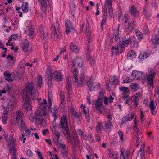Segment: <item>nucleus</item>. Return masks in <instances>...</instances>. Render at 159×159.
<instances>
[{
  "label": "nucleus",
  "instance_id": "17",
  "mask_svg": "<svg viewBox=\"0 0 159 159\" xmlns=\"http://www.w3.org/2000/svg\"><path fill=\"white\" fill-rule=\"evenodd\" d=\"M24 117V114L21 111L19 110L16 111V122L18 120H23Z\"/></svg>",
  "mask_w": 159,
  "mask_h": 159
},
{
  "label": "nucleus",
  "instance_id": "2",
  "mask_svg": "<svg viewBox=\"0 0 159 159\" xmlns=\"http://www.w3.org/2000/svg\"><path fill=\"white\" fill-rule=\"evenodd\" d=\"M25 85V88L23 90V107L27 111H30L31 109V107L29 105L30 98L28 94V92L32 96V99L33 100L35 99V97L38 96V93L37 91H33L34 87L32 83H26Z\"/></svg>",
  "mask_w": 159,
  "mask_h": 159
},
{
  "label": "nucleus",
  "instance_id": "35",
  "mask_svg": "<svg viewBox=\"0 0 159 159\" xmlns=\"http://www.w3.org/2000/svg\"><path fill=\"white\" fill-rule=\"evenodd\" d=\"M103 124H104L105 128L107 129H110L113 126L112 123L111 122L105 121L103 123Z\"/></svg>",
  "mask_w": 159,
  "mask_h": 159
},
{
  "label": "nucleus",
  "instance_id": "48",
  "mask_svg": "<svg viewBox=\"0 0 159 159\" xmlns=\"http://www.w3.org/2000/svg\"><path fill=\"white\" fill-rule=\"evenodd\" d=\"M58 147L60 148H61V150H64L65 149H68L66 147L64 144H62L61 143H59V144L58 145Z\"/></svg>",
  "mask_w": 159,
  "mask_h": 159
},
{
  "label": "nucleus",
  "instance_id": "50",
  "mask_svg": "<svg viewBox=\"0 0 159 159\" xmlns=\"http://www.w3.org/2000/svg\"><path fill=\"white\" fill-rule=\"evenodd\" d=\"M144 145L143 144H142L140 148V151L142 152V154H141V157H143V156L144 155Z\"/></svg>",
  "mask_w": 159,
  "mask_h": 159
},
{
  "label": "nucleus",
  "instance_id": "22",
  "mask_svg": "<svg viewBox=\"0 0 159 159\" xmlns=\"http://www.w3.org/2000/svg\"><path fill=\"white\" fill-rule=\"evenodd\" d=\"M131 13L132 15L134 16H137L139 15V11L137 10L136 7L134 6H132L131 8Z\"/></svg>",
  "mask_w": 159,
  "mask_h": 159
},
{
  "label": "nucleus",
  "instance_id": "42",
  "mask_svg": "<svg viewBox=\"0 0 159 159\" xmlns=\"http://www.w3.org/2000/svg\"><path fill=\"white\" fill-rule=\"evenodd\" d=\"M150 110H152L155 109L156 108V106H154V103L153 100H152L150 101L149 104Z\"/></svg>",
  "mask_w": 159,
  "mask_h": 159
},
{
  "label": "nucleus",
  "instance_id": "14",
  "mask_svg": "<svg viewBox=\"0 0 159 159\" xmlns=\"http://www.w3.org/2000/svg\"><path fill=\"white\" fill-rule=\"evenodd\" d=\"M86 77H85L84 74L82 73L80 76V79L77 82V86L79 87H82L86 81Z\"/></svg>",
  "mask_w": 159,
  "mask_h": 159
},
{
  "label": "nucleus",
  "instance_id": "55",
  "mask_svg": "<svg viewBox=\"0 0 159 159\" xmlns=\"http://www.w3.org/2000/svg\"><path fill=\"white\" fill-rule=\"evenodd\" d=\"M101 123H99L98 125L96 127V129L98 132H100L101 130Z\"/></svg>",
  "mask_w": 159,
  "mask_h": 159
},
{
  "label": "nucleus",
  "instance_id": "56",
  "mask_svg": "<svg viewBox=\"0 0 159 159\" xmlns=\"http://www.w3.org/2000/svg\"><path fill=\"white\" fill-rule=\"evenodd\" d=\"M73 75H78V69L77 68H75L73 70H72Z\"/></svg>",
  "mask_w": 159,
  "mask_h": 159
},
{
  "label": "nucleus",
  "instance_id": "32",
  "mask_svg": "<svg viewBox=\"0 0 159 159\" xmlns=\"http://www.w3.org/2000/svg\"><path fill=\"white\" fill-rule=\"evenodd\" d=\"M140 133L139 132V131H138L137 132V134L135 135V137L137 139V140H136L137 145H136V146H137V147H138L140 144V138L139 136L140 135Z\"/></svg>",
  "mask_w": 159,
  "mask_h": 159
},
{
  "label": "nucleus",
  "instance_id": "64",
  "mask_svg": "<svg viewBox=\"0 0 159 159\" xmlns=\"http://www.w3.org/2000/svg\"><path fill=\"white\" fill-rule=\"evenodd\" d=\"M73 81L75 83H77V82L78 81V75H73Z\"/></svg>",
  "mask_w": 159,
  "mask_h": 159
},
{
  "label": "nucleus",
  "instance_id": "44",
  "mask_svg": "<svg viewBox=\"0 0 159 159\" xmlns=\"http://www.w3.org/2000/svg\"><path fill=\"white\" fill-rule=\"evenodd\" d=\"M139 98H138L134 96L132 97V100L135 103V105L136 107H137L138 103L139 101Z\"/></svg>",
  "mask_w": 159,
  "mask_h": 159
},
{
  "label": "nucleus",
  "instance_id": "57",
  "mask_svg": "<svg viewBox=\"0 0 159 159\" xmlns=\"http://www.w3.org/2000/svg\"><path fill=\"white\" fill-rule=\"evenodd\" d=\"M89 60L91 64H93L95 62V58L94 57L91 56L90 57Z\"/></svg>",
  "mask_w": 159,
  "mask_h": 159
},
{
  "label": "nucleus",
  "instance_id": "54",
  "mask_svg": "<svg viewBox=\"0 0 159 159\" xmlns=\"http://www.w3.org/2000/svg\"><path fill=\"white\" fill-rule=\"evenodd\" d=\"M132 81V79L130 77H127L123 81V83H130Z\"/></svg>",
  "mask_w": 159,
  "mask_h": 159
},
{
  "label": "nucleus",
  "instance_id": "4",
  "mask_svg": "<svg viewBox=\"0 0 159 159\" xmlns=\"http://www.w3.org/2000/svg\"><path fill=\"white\" fill-rule=\"evenodd\" d=\"M56 21V23L53 25L51 28V38L55 40H57V39H60L61 35V30L59 28L60 24Z\"/></svg>",
  "mask_w": 159,
  "mask_h": 159
},
{
  "label": "nucleus",
  "instance_id": "30",
  "mask_svg": "<svg viewBox=\"0 0 159 159\" xmlns=\"http://www.w3.org/2000/svg\"><path fill=\"white\" fill-rule=\"evenodd\" d=\"M152 42L155 44H159V35H154L152 39Z\"/></svg>",
  "mask_w": 159,
  "mask_h": 159
},
{
  "label": "nucleus",
  "instance_id": "16",
  "mask_svg": "<svg viewBox=\"0 0 159 159\" xmlns=\"http://www.w3.org/2000/svg\"><path fill=\"white\" fill-rule=\"evenodd\" d=\"M103 17L101 21V28L102 30H103V25H105L106 22V20L108 17L107 11H102Z\"/></svg>",
  "mask_w": 159,
  "mask_h": 159
},
{
  "label": "nucleus",
  "instance_id": "3",
  "mask_svg": "<svg viewBox=\"0 0 159 159\" xmlns=\"http://www.w3.org/2000/svg\"><path fill=\"white\" fill-rule=\"evenodd\" d=\"M48 112L49 111L47 109L46 106L43 107V108H38L35 111L34 114L36 121H39L42 126L44 124H46L43 116H48Z\"/></svg>",
  "mask_w": 159,
  "mask_h": 159
},
{
  "label": "nucleus",
  "instance_id": "61",
  "mask_svg": "<svg viewBox=\"0 0 159 159\" xmlns=\"http://www.w3.org/2000/svg\"><path fill=\"white\" fill-rule=\"evenodd\" d=\"M26 154L29 157L32 156L33 155V153L30 150H29L27 151Z\"/></svg>",
  "mask_w": 159,
  "mask_h": 159
},
{
  "label": "nucleus",
  "instance_id": "20",
  "mask_svg": "<svg viewBox=\"0 0 159 159\" xmlns=\"http://www.w3.org/2000/svg\"><path fill=\"white\" fill-rule=\"evenodd\" d=\"M70 48L73 52L76 53H78L80 50V49L77 47V46L74 43L70 44Z\"/></svg>",
  "mask_w": 159,
  "mask_h": 159
},
{
  "label": "nucleus",
  "instance_id": "21",
  "mask_svg": "<svg viewBox=\"0 0 159 159\" xmlns=\"http://www.w3.org/2000/svg\"><path fill=\"white\" fill-rule=\"evenodd\" d=\"M102 100L97 99L95 101V106L96 109L98 110L101 113H102V111L100 109V107L102 106Z\"/></svg>",
  "mask_w": 159,
  "mask_h": 159
},
{
  "label": "nucleus",
  "instance_id": "62",
  "mask_svg": "<svg viewBox=\"0 0 159 159\" xmlns=\"http://www.w3.org/2000/svg\"><path fill=\"white\" fill-rule=\"evenodd\" d=\"M5 89L9 93L12 92V89L8 85H7L5 87Z\"/></svg>",
  "mask_w": 159,
  "mask_h": 159
},
{
  "label": "nucleus",
  "instance_id": "49",
  "mask_svg": "<svg viewBox=\"0 0 159 159\" xmlns=\"http://www.w3.org/2000/svg\"><path fill=\"white\" fill-rule=\"evenodd\" d=\"M60 94L61 103V104H63V102L65 99L64 95L62 92H61L60 93Z\"/></svg>",
  "mask_w": 159,
  "mask_h": 159
},
{
  "label": "nucleus",
  "instance_id": "33",
  "mask_svg": "<svg viewBox=\"0 0 159 159\" xmlns=\"http://www.w3.org/2000/svg\"><path fill=\"white\" fill-rule=\"evenodd\" d=\"M127 58L129 59H132L135 57L134 52L132 50L128 52L127 55Z\"/></svg>",
  "mask_w": 159,
  "mask_h": 159
},
{
  "label": "nucleus",
  "instance_id": "36",
  "mask_svg": "<svg viewBox=\"0 0 159 159\" xmlns=\"http://www.w3.org/2000/svg\"><path fill=\"white\" fill-rule=\"evenodd\" d=\"M10 151L11 152L10 154H11L12 156V159H16V149H14V148H10Z\"/></svg>",
  "mask_w": 159,
  "mask_h": 159
},
{
  "label": "nucleus",
  "instance_id": "6",
  "mask_svg": "<svg viewBox=\"0 0 159 159\" xmlns=\"http://www.w3.org/2000/svg\"><path fill=\"white\" fill-rule=\"evenodd\" d=\"M88 90L91 92L93 90H97L100 87L99 83L93 82L92 80L89 79L86 81Z\"/></svg>",
  "mask_w": 159,
  "mask_h": 159
},
{
  "label": "nucleus",
  "instance_id": "53",
  "mask_svg": "<svg viewBox=\"0 0 159 159\" xmlns=\"http://www.w3.org/2000/svg\"><path fill=\"white\" fill-rule=\"evenodd\" d=\"M137 85L138 84L137 83H132L130 84V87L132 89H135L137 88Z\"/></svg>",
  "mask_w": 159,
  "mask_h": 159
},
{
  "label": "nucleus",
  "instance_id": "41",
  "mask_svg": "<svg viewBox=\"0 0 159 159\" xmlns=\"http://www.w3.org/2000/svg\"><path fill=\"white\" fill-rule=\"evenodd\" d=\"M104 95V93L103 91H100L99 92V94L98 95L97 99L102 100V98Z\"/></svg>",
  "mask_w": 159,
  "mask_h": 159
},
{
  "label": "nucleus",
  "instance_id": "26",
  "mask_svg": "<svg viewBox=\"0 0 159 159\" xmlns=\"http://www.w3.org/2000/svg\"><path fill=\"white\" fill-rule=\"evenodd\" d=\"M35 30L34 28H30L29 29L26 31V34L30 37L31 39L33 38V35L34 34Z\"/></svg>",
  "mask_w": 159,
  "mask_h": 159
},
{
  "label": "nucleus",
  "instance_id": "40",
  "mask_svg": "<svg viewBox=\"0 0 159 159\" xmlns=\"http://www.w3.org/2000/svg\"><path fill=\"white\" fill-rule=\"evenodd\" d=\"M119 28L116 30L115 33V39L116 41H117L118 40V39H119Z\"/></svg>",
  "mask_w": 159,
  "mask_h": 159
},
{
  "label": "nucleus",
  "instance_id": "43",
  "mask_svg": "<svg viewBox=\"0 0 159 159\" xmlns=\"http://www.w3.org/2000/svg\"><path fill=\"white\" fill-rule=\"evenodd\" d=\"M136 35L139 39H142L143 38V34L139 31H137L136 33Z\"/></svg>",
  "mask_w": 159,
  "mask_h": 159
},
{
  "label": "nucleus",
  "instance_id": "7",
  "mask_svg": "<svg viewBox=\"0 0 159 159\" xmlns=\"http://www.w3.org/2000/svg\"><path fill=\"white\" fill-rule=\"evenodd\" d=\"M50 78L49 80L50 81L52 79H54L56 80L59 81H61L63 80L62 75L61 73L57 71L51 72L50 71Z\"/></svg>",
  "mask_w": 159,
  "mask_h": 159
},
{
  "label": "nucleus",
  "instance_id": "28",
  "mask_svg": "<svg viewBox=\"0 0 159 159\" xmlns=\"http://www.w3.org/2000/svg\"><path fill=\"white\" fill-rule=\"evenodd\" d=\"M39 35L42 41H46V37L45 36L44 33L43 32V30L41 29L39 31Z\"/></svg>",
  "mask_w": 159,
  "mask_h": 159
},
{
  "label": "nucleus",
  "instance_id": "25",
  "mask_svg": "<svg viewBox=\"0 0 159 159\" xmlns=\"http://www.w3.org/2000/svg\"><path fill=\"white\" fill-rule=\"evenodd\" d=\"M129 42L130 43L131 46L133 48H134V47L136 48L138 45L135 39L134 38V37H133L131 38H129Z\"/></svg>",
  "mask_w": 159,
  "mask_h": 159
},
{
  "label": "nucleus",
  "instance_id": "1",
  "mask_svg": "<svg viewBox=\"0 0 159 159\" xmlns=\"http://www.w3.org/2000/svg\"><path fill=\"white\" fill-rule=\"evenodd\" d=\"M58 127L59 129H61L63 131L64 135L67 139L68 143L72 145L74 147L76 146L79 142L78 137L76 134L73 135V136L71 135L67 117L65 115L62 116Z\"/></svg>",
  "mask_w": 159,
  "mask_h": 159
},
{
  "label": "nucleus",
  "instance_id": "52",
  "mask_svg": "<svg viewBox=\"0 0 159 159\" xmlns=\"http://www.w3.org/2000/svg\"><path fill=\"white\" fill-rule=\"evenodd\" d=\"M123 99L125 100V103L126 104H128L129 101V96H125L123 97Z\"/></svg>",
  "mask_w": 159,
  "mask_h": 159
},
{
  "label": "nucleus",
  "instance_id": "45",
  "mask_svg": "<svg viewBox=\"0 0 159 159\" xmlns=\"http://www.w3.org/2000/svg\"><path fill=\"white\" fill-rule=\"evenodd\" d=\"M85 34L87 36H90V29L89 26L86 25V28L85 29Z\"/></svg>",
  "mask_w": 159,
  "mask_h": 159
},
{
  "label": "nucleus",
  "instance_id": "39",
  "mask_svg": "<svg viewBox=\"0 0 159 159\" xmlns=\"http://www.w3.org/2000/svg\"><path fill=\"white\" fill-rule=\"evenodd\" d=\"M68 149H65L64 150H61V155L63 157H66L67 156Z\"/></svg>",
  "mask_w": 159,
  "mask_h": 159
},
{
  "label": "nucleus",
  "instance_id": "23",
  "mask_svg": "<svg viewBox=\"0 0 159 159\" xmlns=\"http://www.w3.org/2000/svg\"><path fill=\"white\" fill-rule=\"evenodd\" d=\"M149 54L146 52H144L141 53L138 57L140 61H142L147 58Z\"/></svg>",
  "mask_w": 159,
  "mask_h": 159
},
{
  "label": "nucleus",
  "instance_id": "58",
  "mask_svg": "<svg viewBox=\"0 0 159 159\" xmlns=\"http://www.w3.org/2000/svg\"><path fill=\"white\" fill-rule=\"evenodd\" d=\"M80 60L79 58H75V59H74L73 60L71 61L72 63V66H74L75 65L76 62H79V60Z\"/></svg>",
  "mask_w": 159,
  "mask_h": 159
},
{
  "label": "nucleus",
  "instance_id": "10",
  "mask_svg": "<svg viewBox=\"0 0 159 159\" xmlns=\"http://www.w3.org/2000/svg\"><path fill=\"white\" fill-rule=\"evenodd\" d=\"M129 38H126L125 36L120 39V43L119 44L120 48H122L127 47L129 43Z\"/></svg>",
  "mask_w": 159,
  "mask_h": 159
},
{
  "label": "nucleus",
  "instance_id": "51",
  "mask_svg": "<svg viewBox=\"0 0 159 159\" xmlns=\"http://www.w3.org/2000/svg\"><path fill=\"white\" fill-rule=\"evenodd\" d=\"M15 141H9V147L10 148L12 147L11 148H14V149H16L15 147L14 146Z\"/></svg>",
  "mask_w": 159,
  "mask_h": 159
},
{
  "label": "nucleus",
  "instance_id": "47",
  "mask_svg": "<svg viewBox=\"0 0 159 159\" xmlns=\"http://www.w3.org/2000/svg\"><path fill=\"white\" fill-rule=\"evenodd\" d=\"M112 6H109V8L108 10V13L109 15V16L110 18L112 17L113 15V9L111 7Z\"/></svg>",
  "mask_w": 159,
  "mask_h": 159
},
{
  "label": "nucleus",
  "instance_id": "29",
  "mask_svg": "<svg viewBox=\"0 0 159 159\" xmlns=\"http://www.w3.org/2000/svg\"><path fill=\"white\" fill-rule=\"evenodd\" d=\"M7 111H4L2 117V122L4 124L7 123Z\"/></svg>",
  "mask_w": 159,
  "mask_h": 159
},
{
  "label": "nucleus",
  "instance_id": "11",
  "mask_svg": "<svg viewBox=\"0 0 159 159\" xmlns=\"http://www.w3.org/2000/svg\"><path fill=\"white\" fill-rule=\"evenodd\" d=\"M66 87L67 90V96L68 97H70V93L72 90V83L70 76H67L66 78Z\"/></svg>",
  "mask_w": 159,
  "mask_h": 159
},
{
  "label": "nucleus",
  "instance_id": "9",
  "mask_svg": "<svg viewBox=\"0 0 159 159\" xmlns=\"http://www.w3.org/2000/svg\"><path fill=\"white\" fill-rule=\"evenodd\" d=\"M135 25V22L132 21L129 22L127 25H123V27L125 31L131 32L133 30Z\"/></svg>",
  "mask_w": 159,
  "mask_h": 159
},
{
  "label": "nucleus",
  "instance_id": "24",
  "mask_svg": "<svg viewBox=\"0 0 159 159\" xmlns=\"http://www.w3.org/2000/svg\"><path fill=\"white\" fill-rule=\"evenodd\" d=\"M51 111L52 116L54 117V121H55L57 118V115L56 114L58 112L57 107V106H55L52 109Z\"/></svg>",
  "mask_w": 159,
  "mask_h": 159
},
{
  "label": "nucleus",
  "instance_id": "15",
  "mask_svg": "<svg viewBox=\"0 0 159 159\" xmlns=\"http://www.w3.org/2000/svg\"><path fill=\"white\" fill-rule=\"evenodd\" d=\"M16 122L17 124V126L19 129L21 131L23 132H24V129H26V126L25 125L24 120H18V121Z\"/></svg>",
  "mask_w": 159,
  "mask_h": 159
},
{
  "label": "nucleus",
  "instance_id": "8",
  "mask_svg": "<svg viewBox=\"0 0 159 159\" xmlns=\"http://www.w3.org/2000/svg\"><path fill=\"white\" fill-rule=\"evenodd\" d=\"M145 74L141 71H138L134 70L132 73V76L136 78L137 79L144 80L145 79Z\"/></svg>",
  "mask_w": 159,
  "mask_h": 159
},
{
  "label": "nucleus",
  "instance_id": "12",
  "mask_svg": "<svg viewBox=\"0 0 159 159\" xmlns=\"http://www.w3.org/2000/svg\"><path fill=\"white\" fill-rule=\"evenodd\" d=\"M66 29V34H69L70 32V29L74 30V25H73L69 20H66L65 22Z\"/></svg>",
  "mask_w": 159,
  "mask_h": 159
},
{
  "label": "nucleus",
  "instance_id": "19",
  "mask_svg": "<svg viewBox=\"0 0 159 159\" xmlns=\"http://www.w3.org/2000/svg\"><path fill=\"white\" fill-rule=\"evenodd\" d=\"M29 4L28 2H23L21 6L22 11L24 13H27L28 11Z\"/></svg>",
  "mask_w": 159,
  "mask_h": 159
},
{
  "label": "nucleus",
  "instance_id": "31",
  "mask_svg": "<svg viewBox=\"0 0 159 159\" xmlns=\"http://www.w3.org/2000/svg\"><path fill=\"white\" fill-rule=\"evenodd\" d=\"M143 13L147 18H149L151 16V13L150 12L146 9V8H144L143 9Z\"/></svg>",
  "mask_w": 159,
  "mask_h": 159
},
{
  "label": "nucleus",
  "instance_id": "63",
  "mask_svg": "<svg viewBox=\"0 0 159 159\" xmlns=\"http://www.w3.org/2000/svg\"><path fill=\"white\" fill-rule=\"evenodd\" d=\"M119 89L120 91H122L123 92L128 90V88L126 87H121Z\"/></svg>",
  "mask_w": 159,
  "mask_h": 159
},
{
  "label": "nucleus",
  "instance_id": "37",
  "mask_svg": "<svg viewBox=\"0 0 159 159\" xmlns=\"http://www.w3.org/2000/svg\"><path fill=\"white\" fill-rule=\"evenodd\" d=\"M42 77L40 75H39L38 76L37 78V84L38 86L39 87H41L42 86Z\"/></svg>",
  "mask_w": 159,
  "mask_h": 159
},
{
  "label": "nucleus",
  "instance_id": "5",
  "mask_svg": "<svg viewBox=\"0 0 159 159\" xmlns=\"http://www.w3.org/2000/svg\"><path fill=\"white\" fill-rule=\"evenodd\" d=\"M155 74V72L152 69L148 70L146 74L147 82L150 84V86L152 87L153 85V80Z\"/></svg>",
  "mask_w": 159,
  "mask_h": 159
},
{
  "label": "nucleus",
  "instance_id": "60",
  "mask_svg": "<svg viewBox=\"0 0 159 159\" xmlns=\"http://www.w3.org/2000/svg\"><path fill=\"white\" fill-rule=\"evenodd\" d=\"M144 31V32L146 34H148L149 33V30L147 26H144L143 28Z\"/></svg>",
  "mask_w": 159,
  "mask_h": 159
},
{
  "label": "nucleus",
  "instance_id": "34",
  "mask_svg": "<svg viewBox=\"0 0 159 159\" xmlns=\"http://www.w3.org/2000/svg\"><path fill=\"white\" fill-rule=\"evenodd\" d=\"M29 47V44L28 43H24L21 46V48L25 52H28V49Z\"/></svg>",
  "mask_w": 159,
  "mask_h": 159
},
{
  "label": "nucleus",
  "instance_id": "18",
  "mask_svg": "<svg viewBox=\"0 0 159 159\" xmlns=\"http://www.w3.org/2000/svg\"><path fill=\"white\" fill-rule=\"evenodd\" d=\"M4 77L6 80L9 82H11L13 80V78L11 77V75L10 72L5 71L4 73Z\"/></svg>",
  "mask_w": 159,
  "mask_h": 159
},
{
  "label": "nucleus",
  "instance_id": "46",
  "mask_svg": "<svg viewBox=\"0 0 159 159\" xmlns=\"http://www.w3.org/2000/svg\"><path fill=\"white\" fill-rule=\"evenodd\" d=\"M129 120H130L129 117V115H127L123 117L122 119V123H124Z\"/></svg>",
  "mask_w": 159,
  "mask_h": 159
},
{
  "label": "nucleus",
  "instance_id": "38",
  "mask_svg": "<svg viewBox=\"0 0 159 159\" xmlns=\"http://www.w3.org/2000/svg\"><path fill=\"white\" fill-rule=\"evenodd\" d=\"M73 115L76 118H79L81 116V114L80 113H77L76 112L74 109H73L71 111Z\"/></svg>",
  "mask_w": 159,
  "mask_h": 159
},
{
  "label": "nucleus",
  "instance_id": "59",
  "mask_svg": "<svg viewBox=\"0 0 159 159\" xmlns=\"http://www.w3.org/2000/svg\"><path fill=\"white\" fill-rule=\"evenodd\" d=\"M120 137L122 141L123 140V133L121 131H119L118 132Z\"/></svg>",
  "mask_w": 159,
  "mask_h": 159
},
{
  "label": "nucleus",
  "instance_id": "13",
  "mask_svg": "<svg viewBox=\"0 0 159 159\" xmlns=\"http://www.w3.org/2000/svg\"><path fill=\"white\" fill-rule=\"evenodd\" d=\"M39 3L40 4L42 9L44 11L45 10L46 8H48L49 5L48 0H38Z\"/></svg>",
  "mask_w": 159,
  "mask_h": 159
},
{
  "label": "nucleus",
  "instance_id": "27",
  "mask_svg": "<svg viewBox=\"0 0 159 159\" xmlns=\"http://www.w3.org/2000/svg\"><path fill=\"white\" fill-rule=\"evenodd\" d=\"M130 17L128 14H124L122 18L123 25L125 24H126L128 21L130 20Z\"/></svg>",
  "mask_w": 159,
  "mask_h": 159
}]
</instances>
